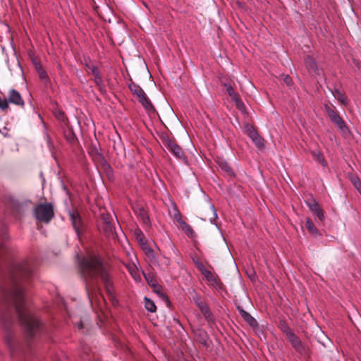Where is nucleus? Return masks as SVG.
I'll list each match as a JSON object with an SVG mask.
<instances>
[{"label":"nucleus","mask_w":361,"mask_h":361,"mask_svg":"<svg viewBox=\"0 0 361 361\" xmlns=\"http://www.w3.org/2000/svg\"><path fill=\"white\" fill-rule=\"evenodd\" d=\"M325 110L331 121L337 127L341 135L345 138H349L351 133L343 119L329 106L325 105Z\"/></svg>","instance_id":"nucleus-4"},{"label":"nucleus","mask_w":361,"mask_h":361,"mask_svg":"<svg viewBox=\"0 0 361 361\" xmlns=\"http://www.w3.org/2000/svg\"><path fill=\"white\" fill-rule=\"evenodd\" d=\"M209 207H210V209H211V210L212 212V214H213V218L210 219L209 221L212 224H213L216 226V220L218 218L216 209H215V207H214V206L213 204H210Z\"/></svg>","instance_id":"nucleus-30"},{"label":"nucleus","mask_w":361,"mask_h":361,"mask_svg":"<svg viewBox=\"0 0 361 361\" xmlns=\"http://www.w3.org/2000/svg\"><path fill=\"white\" fill-rule=\"evenodd\" d=\"M11 102L15 105L23 106L25 104L21 94L15 89H11L8 92V99H2L0 97V109L5 111L8 108V103Z\"/></svg>","instance_id":"nucleus-8"},{"label":"nucleus","mask_w":361,"mask_h":361,"mask_svg":"<svg viewBox=\"0 0 361 361\" xmlns=\"http://www.w3.org/2000/svg\"><path fill=\"white\" fill-rule=\"evenodd\" d=\"M204 276L205 277V279L209 281H212L213 280V277L214 276L212 272L210 271H209L207 269H206L205 270H203V271L201 272Z\"/></svg>","instance_id":"nucleus-35"},{"label":"nucleus","mask_w":361,"mask_h":361,"mask_svg":"<svg viewBox=\"0 0 361 361\" xmlns=\"http://www.w3.org/2000/svg\"><path fill=\"white\" fill-rule=\"evenodd\" d=\"M81 274L85 281L86 290L90 299V291L94 288V281L99 276L108 293L111 296L112 282L100 259L97 257H83L79 262Z\"/></svg>","instance_id":"nucleus-2"},{"label":"nucleus","mask_w":361,"mask_h":361,"mask_svg":"<svg viewBox=\"0 0 361 361\" xmlns=\"http://www.w3.org/2000/svg\"><path fill=\"white\" fill-rule=\"evenodd\" d=\"M290 343L292 347L300 354H306L307 352V349L305 345H303L298 336H297L294 333L290 334V336L287 338Z\"/></svg>","instance_id":"nucleus-10"},{"label":"nucleus","mask_w":361,"mask_h":361,"mask_svg":"<svg viewBox=\"0 0 361 361\" xmlns=\"http://www.w3.org/2000/svg\"><path fill=\"white\" fill-rule=\"evenodd\" d=\"M233 101L235 103L236 107L238 109H240V111L245 110V105L238 97L236 99H234Z\"/></svg>","instance_id":"nucleus-34"},{"label":"nucleus","mask_w":361,"mask_h":361,"mask_svg":"<svg viewBox=\"0 0 361 361\" xmlns=\"http://www.w3.org/2000/svg\"><path fill=\"white\" fill-rule=\"evenodd\" d=\"M200 311L207 321L213 322V314L207 305L205 307L202 308Z\"/></svg>","instance_id":"nucleus-28"},{"label":"nucleus","mask_w":361,"mask_h":361,"mask_svg":"<svg viewBox=\"0 0 361 361\" xmlns=\"http://www.w3.org/2000/svg\"><path fill=\"white\" fill-rule=\"evenodd\" d=\"M37 74H38L39 79L42 80V82L44 85H47L50 83L49 78L47 75V71L44 69L38 72Z\"/></svg>","instance_id":"nucleus-27"},{"label":"nucleus","mask_w":361,"mask_h":361,"mask_svg":"<svg viewBox=\"0 0 361 361\" xmlns=\"http://www.w3.org/2000/svg\"><path fill=\"white\" fill-rule=\"evenodd\" d=\"M103 223V231L108 238H115L117 236L116 223L118 224L116 219L110 214H103L102 216Z\"/></svg>","instance_id":"nucleus-9"},{"label":"nucleus","mask_w":361,"mask_h":361,"mask_svg":"<svg viewBox=\"0 0 361 361\" xmlns=\"http://www.w3.org/2000/svg\"><path fill=\"white\" fill-rule=\"evenodd\" d=\"M93 75L94 77V82L96 84V85L97 86L99 92L102 94L106 93V87H105L104 83L103 82V80L102 78V76L100 75V73L99 72Z\"/></svg>","instance_id":"nucleus-16"},{"label":"nucleus","mask_w":361,"mask_h":361,"mask_svg":"<svg viewBox=\"0 0 361 361\" xmlns=\"http://www.w3.org/2000/svg\"><path fill=\"white\" fill-rule=\"evenodd\" d=\"M306 227L309 232L313 235H320L319 230L314 226L312 221L310 218L306 219Z\"/></svg>","instance_id":"nucleus-20"},{"label":"nucleus","mask_w":361,"mask_h":361,"mask_svg":"<svg viewBox=\"0 0 361 361\" xmlns=\"http://www.w3.org/2000/svg\"><path fill=\"white\" fill-rule=\"evenodd\" d=\"M198 308L200 309V310L202 309V308H204L207 306L206 304H204L202 300H200L197 303L195 304Z\"/></svg>","instance_id":"nucleus-49"},{"label":"nucleus","mask_w":361,"mask_h":361,"mask_svg":"<svg viewBox=\"0 0 361 361\" xmlns=\"http://www.w3.org/2000/svg\"><path fill=\"white\" fill-rule=\"evenodd\" d=\"M164 261L160 264V267L161 269L164 267H167L171 264V259L169 257H166L165 255H163Z\"/></svg>","instance_id":"nucleus-38"},{"label":"nucleus","mask_w":361,"mask_h":361,"mask_svg":"<svg viewBox=\"0 0 361 361\" xmlns=\"http://www.w3.org/2000/svg\"><path fill=\"white\" fill-rule=\"evenodd\" d=\"M312 155L314 157V160L320 164L323 167L327 166V161L324 159L322 153L318 150H313L311 152Z\"/></svg>","instance_id":"nucleus-17"},{"label":"nucleus","mask_w":361,"mask_h":361,"mask_svg":"<svg viewBox=\"0 0 361 361\" xmlns=\"http://www.w3.org/2000/svg\"><path fill=\"white\" fill-rule=\"evenodd\" d=\"M35 218L42 222L49 223L54 217L53 206L50 203L39 204L34 208Z\"/></svg>","instance_id":"nucleus-6"},{"label":"nucleus","mask_w":361,"mask_h":361,"mask_svg":"<svg viewBox=\"0 0 361 361\" xmlns=\"http://www.w3.org/2000/svg\"><path fill=\"white\" fill-rule=\"evenodd\" d=\"M47 140H48V142H49V136L48 135H47Z\"/></svg>","instance_id":"nucleus-52"},{"label":"nucleus","mask_w":361,"mask_h":361,"mask_svg":"<svg viewBox=\"0 0 361 361\" xmlns=\"http://www.w3.org/2000/svg\"><path fill=\"white\" fill-rule=\"evenodd\" d=\"M237 309L242 317V318L250 326H254L257 325L256 319L247 312L244 310L240 306H237Z\"/></svg>","instance_id":"nucleus-14"},{"label":"nucleus","mask_w":361,"mask_h":361,"mask_svg":"<svg viewBox=\"0 0 361 361\" xmlns=\"http://www.w3.org/2000/svg\"><path fill=\"white\" fill-rule=\"evenodd\" d=\"M281 78H282L283 82L287 85H290V84L292 82V79H291V78L288 75H282Z\"/></svg>","instance_id":"nucleus-43"},{"label":"nucleus","mask_w":361,"mask_h":361,"mask_svg":"<svg viewBox=\"0 0 361 361\" xmlns=\"http://www.w3.org/2000/svg\"><path fill=\"white\" fill-rule=\"evenodd\" d=\"M333 96L341 104H346V97L343 93L340 92L338 90H334L332 91Z\"/></svg>","instance_id":"nucleus-22"},{"label":"nucleus","mask_w":361,"mask_h":361,"mask_svg":"<svg viewBox=\"0 0 361 361\" xmlns=\"http://www.w3.org/2000/svg\"><path fill=\"white\" fill-rule=\"evenodd\" d=\"M34 66L35 69L37 73L39 72L40 71H42L44 68L42 67V64L39 62L35 61L34 62Z\"/></svg>","instance_id":"nucleus-45"},{"label":"nucleus","mask_w":361,"mask_h":361,"mask_svg":"<svg viewBox=\"0 0 361 361\" xmlns=\"http://www.w3.org/2000/svg\"><path fill=\"white\" fill-rule=\"evenodd\" d=\"M141 249L145 255L153 251V250L149 247V245L147 243H143V245H142Z\"/></svg>","instance_id":"nucleus-40"},{"label":"nucleus","mask_w":361,"mask_h":361,"mask_svg":"<svg viewBox=\"0 0 361 361\" xmlns=\"http://www.w3.org/2000/svg\"><path fill=\"white\" fill-rule=\"evenodd\" d=\"M141 249L145 255L153 251V250L149 247V245L147 243H143V245H142Z\"/></svg>","instance_id":"nucleus-39"},{"label":"nucleus","mask_w":361,"mask_h":361,"mask_svg":"<svg viewBox=\"0 0 361 361\" xmlns=\"http://www.w3.org/2000/svg\"><path fill=\"white\" fill-rule=\"evenodd\" d=\"M245 128L249 137L257 132L255 128L248 123L245 126Z\"/></svg>","instance_id":"nucleus-37"},{"label":"nucleus","mask_w":361,"mask_h":361,"mask_svg":"<svg viewBox=\"0 0 361 361\" xmlns=\"http://www.w3.org/2000/svg\"><path fill=\"white\" fill-rule=\"evenodd\" d=\"M161 142L164 147L171 153L176 158L180 159L185 164H188V158L180 145L168 136L162 137Z\"/></svg>","instance_id":"nucleus-5"},{"label":"nucleus","mask_w":361,"mask_h":361,"mask_svg":"<svg viewBox=\"0 0 361 361\" xmlns=\"http://www.w3.org/2000/svg\"><path fill=\"white\" fill-rule=\"evenodd\" d=\"M182 230L186 233L189 238H195L196 234L192 228L185 221L181 222L180 224Z\"/></svg>","instance_id":"nucleus-19"},{"label":"nucleus","mask_w":361,"mask_h":361,"mask_svg":"<svg viewBox=\"0 0 361 361\" xmlns=\"http://www.w3.org/2000/svg\"><path fill=\"white\" fill-rule=\"evenodd\" d=\"M128 87L132 93L137 97L139 102L142 104L146 110L149 111H154V106L141 87L135 82L130 83Z\"/></svg>","instance_id":"nucleus-7"},{"label":"nucleus","mask_w":361,"mask_h":361,"mask_svg":"<svg viewBox=\"0 0 361 361\" xmlns=\"http://www.w3.org/2000/svg\"><path fill=\"white\" fill-rule=\"evenodd\" d=\"M225 87L226 92L228 93V94L229 95L232 100L236 99L238 97V94L235 92L233 87L231 85L225 84Z\"/></svg>","instance_id":"nucleus-29"},{"label":"nucleus","mask_w":361,"mask_h":361,"mask_svg":"<svg viewBox=\"0 0 361 361\" xmlns=\"http://www.w3.org/2000/svg\"><path fill=\"white\" fill-rule=\"evenodd\" d=\"M171 250H172L174 252H176V247H174V245H173V244H171Z\"/></svg>","instance_id":"nucleus-51"},{"label":"nucleus","mask_w":361,"mask_h":361,"mask_svg":"<svg viewBox=\"0 0 361 361\" xmlns=\"http://www.w3.org/2000/svg\"><path fill=\"white\" fill-rule=\"evenodd\" d=\"M145 256L147 258L148 262L151 265L160 267V264L159 263L158 259H157L154 250Z\"/></svg>","instance_id":"nucleus-23"},{"label":"nucleus","mask_w":361,"mask_h":361,"mask_svg":"<svg viewBox=\"0 0 361 361\" xmlns=\"http://www.w3.org/2000/svg\"><path fill=\"white\" fill-rule=\"evenodd\" d=\"M70 218L72 222V225L73 226V228L78 235V237L80 238V235H82V219L80 215L74 212H69Z\"/></svg>","instance_id":"nucleus-11"},{"label":"nucleus","mask_w":361,"mask_h":361,"mask_svg":"<svg viewBox=\"0 0 361 361\" xmlns=\"http://www.w3.org/2000/svg\"><path fill=\"white\" fill-rule=\"evenodd\" d=\"M352 182L356 189L359 191L361 195V180L358 178H354Z\"/></svg>","instance_id":"nucleus-36"},{"label":"nucleus","mask_w":361,"mask_h":361,"mask_svg":"<svg viewBox=\"0 0 361 361\" xmlns=\"http://www.w3.org/2000/svg\"><path fill=\"white\" fill-rule=\"evenodd\" d=\"M153 290L155 292L166 304H169L168 296L163 292L162 288L160 285L157 283L153 287Z\"/></svg>","instance_id":"nucleus-18"},{"label":"nucleus","mask_w":361,"mask_h":361,"mask_svg":"<svg viewBox=\"0 0 361 361\" xmlns=\"http://www.w3.org/2000/svg\"><path fill=\"white\" fill-rule=\"evenodd\" d=\"M200 300H201L200 296L196 292L194 291V295H192V301L195 302V304H196Z\"/></svg>","instance_id":"nucleus-46"},{"label":"nucleus","mask_w":361,"mask_h":361,"mask_svg":"<svg viewBox=\"0 0 361 361\" xmlns=\"http://www.w3.org/2000/svg\"><path fill=\"white\" fill-rule=\"evenodd\" d=\"M32 274V268L27 261L14 262L10 269L8 284L0 288V317L4 327L7 329L16 316L30 338L38 334L41 324L25 303L21 281Z\"/></svg>","instance_id":"nucleus-1"},{"label":"nucleus","mask_w":361,"mask_h":361,"mask_svg":"<svg viewBox=\"0 0 361 361\" xmlns=\"http://www.w3.org/2000/svg\"><path fill=\"white\" fill-rule=\"evenodd\" d=\"M308 207L317 216L320 221L324 220V214L318 203L314 200L312 202H307Z\"/></svg>","instance_id":"nucleus-13"},{"label":"nucleus","mask_w":361,"mask_h":361,"mask_svg":"<svg viewBox=\"0 0 361 361\" xmlns=\"http://www.w3.org/2000/svg\"><path fill=\"white\" fill-rule=\"evenodd\" d=\"M77 326L79 329H82L83 328V324L82 322H80L79 323H78Z\"/></svg>","instance_id":"nucleus-50"},{"label":"nucleus","mask_w":361,"mask_h":361,"mask_svg":"<svg viewBox=\"0 0 361 361\" xmlns=\"http://www.w3.org/2000/svg\"><path fill=\"white\" fill-rule=\"evenodd\" d=\"M140 216L144 224H148L149 223V218L144 209L140 210Z\"/></svg>","instance_id":"nucleus-31"},{"label":"nucleus","mask_w":361,"mask_h":361,"mask_svg":"<svg viewBox=\"0 0 361 361\" xmlns=\"http://www.w3.org/2000/svg\"><path fill=\"white\" fill-rule=\"evenodd\" d=\"M13 340V336L11 333H8L6 338V341L9 347H11L12 342Z\"/></svg>","instance_id":"nucleus-44"},{"label":"nucleus","mask_w":361,"mask_h":361,"mask_svg":"<svg viewBox=\"0 0 361 361\" xmlns=\"http://www.w3.org/2000/svg\"><path fill=\"white\" fill-rule=\"evenodd\" d=\"M209 281L212 283V286H214L215 287H219V282L215 276L213 277L212 281Z\"/></svg>","instance_id":"nucleus-48"},{"label":"nucleus","mask_w":361,"mask_h":361,"mask_svg":"<svg viewBox=\"0 0 361 361\" xmlns=\"http://www.w3.org/2000/svg\"><path fill=\"white\" fill-rule=\"evenodd\" d=\"M305 63L309 70L312 71H315L317 70V63L312 57L307 56L305 59Z\"/></svg>","instance_id":"nucleus-21"},{"label":"nucleus","mask_w":361,"mask_h":361,"mask_svg":"<svg viewBox=\"0 0 361 361\" xmlns=\"http://www.w3.org/2000/svg\"><path fill=\"white\" fill-rule=\"evenodd\" d=\"M137 238L141 247L143 243H147L146 240L142 236H140V235H139Z\"/></svg>","instance_id":"nucleus-47"},{"label":"nucleus","mask_w":361,"mask_h":361,"mask_svg":"<svg viewBox=\"0 0 361 361\" xmlns=\"http://www.w3.org/2000/svg\"><path fill=\"white\" fill-rule=\"evenodd\" d=\"M64 136L66 140L70 143H73L76 140L75 135L71 129L66 130L64 131Z\"/></svg>","instance_id":"nucleus-26"},{"label":"nucleus","mask_w":361,"mask_h":361,"mask_svg":"<svg viewBox=\"0 0 361 361\" xmlns=\"http://www.w3.org/2000/svg\"><path fill=\"white\" fill-rule=\"evenodd\" d=\"M194 262L197 265L198 269L202 272L203 270H205L207 268L204 267L203 263L200 262L198 259H194Z\"/></svg>","instance_id":"nucleus-42"},{"label":"nucleus","mask_w":361,"mask_h":361,"mask_svg":"<svg viewBox=\"0 0 361 361\" xmlns=\"http://www.w3.org/2000/svg\"><path fill=\"white\" fill-rule=\"evenodd\" d=\"M174 214H173V218L176 221L180 224L181 222H183L184 221L182 219L181 214L180 212L177 209V208L174 207Z\"/></svg>","instance_id":"nucleus-33"},{"label":"nucleus","mask_w":361,"mask_h":361,"mask_svg":"<svg viewBox=\"0 0 361 361\" xmlns=\"http://www.w3.org/2000/svg\"><path fill=\"white\" fill-rule=\"evenodd\" d=\"M217 165L219 168L225 173V175L228 177H233L234 176V172L231 167V166L228 164V163L223 159H219L217 161Z\"/></svg>","instance_id":"nucleus-12"},{"label":"nucleus","mask_w":361,"mask_h":361,"mask_svg":"<svg viewBox=\"0 0 361 361\" xmlns=\"http://www.w3.org/2000/svg\"><path fill=\"white\" fill-rule=\"evenodd\" d=\"M85 66L91 71V72L93 75L99 72L98 70V68L94 65L86 63Z\"/></svg>","instance_id":"nucleus-41"},{"label":"nucleus","mask_w":361,"mask_h":361,"mask_svg":"<svg viewBox=\"0 0 361 361\" xmlns=\"http://www.w3.org/2000/svg\"><path fill=\"white\" fill-rule=\"evenodd\" d=\"M325 110L331 121L337 127L341 135L345 138H349L351 133L343 119L329 106L325 105Z\"/></svg>","instance_id":"nucleus-3"},{"label":"nucleus","mask_w":361,"mask_h":361,"mask_svg":"<svg viewBox=\"0 0 361 361\" xmlns=\"http://www.w3.org/2000/svg\"><path fill=\"white\" fill-rule=\"evenodd\" d=\"M249 137L253 142V143L255 144L256 147H257L258 149L264 148V139L257 132H256L254 134L250 135V136Z\"/></svg>","instance_id":"nucleus-15"},{"label":"nucleus","mask_w":361,"mask_h":361,"mask_svg":"<svg viewBox=\"0 0 361 361\" xmlns=\"http://www.w3.org/2000/svg\"><path fill=\"white\" fill-rule=\"evenodd\" d=\"M142 273L149 286L153 287L154 285L157 283L154 276L152 273H145L144 271H142Z\"/></svg>","instance_id":"nucleus-25"},{"label":"nucleus","mask_w":361,"mask_h":361,"mask_svg":"<svg viewBox=\"0 0 361 361\" xmlns=\"http://www.w3.org/2000/svg\"><path fill=\"white\" fill-rule=\"evenodd\" d=\"M281 329L285 333L287 338L288 336H290V334H293V331L288 326V325L285 322H283L281 324Z\"/></svg>","instance_id":"nucleus-32"},{"label":"nucleus","mask_w":361,"mask_h":361,"mask_svg":"<svg viewBox=\"0 0 361 361\" xmlns=\"http://www.w3.org/2000/svg\"><path fill=\"white\" fill-rule=\"evenodd\" d=\"M145 307L146 310L150 312H155L157 310L154 302L147 297H145Z\"/></svg>","instance_id":"nucleus-24"}]
</instances>
